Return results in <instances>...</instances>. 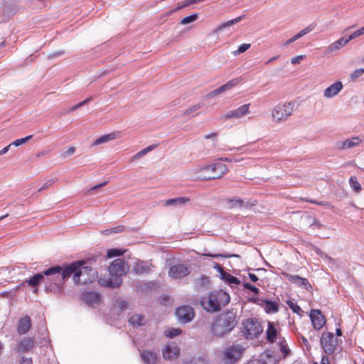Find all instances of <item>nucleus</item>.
<instances>
[{
  "mask_svg": "<svg viewBox=\"0 0 364 364\" xmlns=\"http://www.w3.org/2000/svg\"><path fill=\"white\" fill-rule=\"evenodd\" d=\"M85 264V262L78 261L64 269L60 266H55L45 270L44 274L49 277L50 280L55 281L56 287L60 291L63 281L71 276H73L74 283L77 285H84L92 282L97 278L95 269Z\"/></svg>",
  "mask_w": 364,
  "mask_h": 364,
  "instance_id": "nucleus-1",
  "label": "nucleus"
},
{
  "mask_svg": "<svg viewBox=\"0 0 364 364\" xmlns=\"http://www.w3.org/2000/svg\"><path fill=\"white\" fill-rule=\"evenodd\" d=\"M228 171V166L222 163L198 164L190 170L192 176L198 180L206 181L220 179Z\"/></svg>",
  "mask_w": 364,
  "mask_h": 364,
  "instance_id": "nucleus-2",
  "label": "nucleus"
},
{
  "mask_svg": "<svg viewBox=\"0 0 364 364\" xmlns=\"http://www.w3.org/2000/svg\"><path fill=\"white\" fill-rule=\"evenodd\" d=\"M237 323L235 312L229 311L215 318L210 326V331L213 336L221 338L228 334Z\"/></svg>",
  "mask_w": 364,
  "mask_h": 364,
  "instance_id": "nucleus-3",
  "label": "nucleus"
},
{
  "mask_svg": "<svg viewBox=\"0 0 364 364\" xmlns=\"http://www.w3.org/2000/svg\"><path fill=\"white\" fill-rule=\"evenodd\" d=\"M108 270L112 278H100L98 282L102 286L115 288L122 284L121 277L128 272L129 267L123 259H117L111 263Z\"/></svg>",
  "mask_w": 364,
  "mask_h": 364,
  "instance_id": "nucleus-4",
  "label": "nucleus"
},
{
  "mask_svg": "<svg viewBox=\"0 0 364 364\" xmlns=\"http://www.w3.org/2000/svg\"><path fill=\"white\" fill-rule=\"evenodd\" d=\"M229 301L228 295L222 291L211 292L208 296L202 298L200 304L203 309L209 312L220 309L221 305Z\"/></svg>",
  "mask_w": 364,
  "mask_h": 364,
  "instance_id": "nucleus-5",
  "label": "nucleus"
},
{
  "mask_svg": "<svg viewBox=\"0 0 364 364\" xmlns=\"http://www.w3.org/2000/svg\"><path fill=\"white\" fill-rule=\"evenodd\" d=\"M294 103L286 102L277 105L272 111V117L275 122H281L287 119L292 114Z\"/></svg>",
  "mask_w": 364,
  "mask_h": 364,
  "instance_id": "nucleus-6",
  "label": "nucleus"
},
{
  "mask_svg": "<svg viewBox=\"0 0 364 364\" xmlns=\"http://www.w3.org/2000/svg\"><path fill=\"white\" fill-rule=\"evenodd\" d=\"M244 350L240 345H232L227 347L223 353L224 362L226 364H235L240 359Z\"/></svg>",
  "mask_w": 364,
  "mask_h": 364,
  "instance_id": "nucleus-7",
  "label": "nucleus"
},
{
  "mask_svg": "<svg viewBox=\"0 0 364 364\" xmlns=\"http://www.w3.org/2000/svg\"><path fill=\"white\" fill-rule=\"evenodd\" d=\"M243 332L247 338L252 339L262 332V327L257 320L249 318L243 322Z\"/></svg>",
  "mask_w": 364,
  "mask_h": 364,
  "instance_id": "nucleus-8",
  "label": "nucleus"
},
{
  "mask_svg": "<svg viewBox=\"0 0 364 364\" xmlns=\"http://www.w3.org/2000/svg\"><path fill=\"white\" fill-rule=\"evenodd\" d=\"M321 345L326 354H332L336 349L338 341L333 333H323L321 338Z\"/></svg>",
  "mask_w": 364,
  "mask_h": 364,
  "instance_id": "nucleus-9",
  "label": "nucleus"
},
{
  "mask_svg": "<svg viewBox=\"0 0 364 364\" xmlns=\"http://www.w3.org/2000/svg\"><path fill=\"white\" fill-rule=\"evenodd\" d=\"M250 103L242 105L235 109L228 111L221 117V119L223 120L241 119L250 113Z\"/></svg>",
  "mask_w": 364,
  "mask_h": 364,
  "instance_id": "nucleus-10",
  "label": "nucleus"
},
{
  "mask_svg": "<svg viewBox=\"0 0 364 364\" xmlns=\"http://www.w3.org/2000/svg\"><path fill=\"white\" fill-rule=\"evenodd\" d=\"M176 314L178 320L183 323H186L192 321L195 316L193 309L190 306L179 307L176 310Z\"/></svg>",
  "mask_w": 364,
  "mask_h": 364,
  "instance_id": "nucleus-11",
  "label": "nucleus"
},
{
  "mask_svg": "<svg viewBox=\"0 0 364 364\" xmlns=\"http://www.w3.org/2000/svg\"><path fill=\"white\" fill-rule=\"evenodd\" d=\"M162 354L165 360H173L178 357L180 348L176 343L173 342L168 343L162 350Z\"/></svg>",
  "mask_w": 364,
  "mask_h": 364,
  "instance_id": "nucleus-12",
  "label": "nucleus"
},
{
  "mask_svg": "<svg viewBox=\"0 0 364 364\" xmlns=\"http://www.w3.org/2000/svg\"><path fill=\"white\" fill-rule=\"evenodd\" d=\"M363 141V139L360 136H353L343 141H339L336 143V147L338 150H346L354 148L359 146Z\"/></svg>",
  "mask_w": 364,
  "mask_h": 364,
  "instance_id": "nucleus-13",
  "label": "nucleus"
},
{
  "mask_svg": "<svg viewBox=\"0 0 364 364\" xmlns=\"http://www.w3.org/2000/svg\"><path fill=\"white\" fill-rule=\"evenodd\" d=\"M190 270L184 264H178L171 267L168 271L169 277L173 279H181L189 274Z\"/></svg>",
  "mask_w": 364,
  "mask_h": 364,
  "instance_id": "nucleus-14",
  "label": "nucleus"
},
{
  "mask_svg": "<svg viewBox=\"0 0 364 364\" xmlns=\"http://www.w3.org/2000/svg\"><path fill=\"white\" fill-rule=\"evenodd\" d=\"M240 82V80L239 78L232 79L228 82L226 84L210 92L209 94H208L207 97L208 98H212L218 95H220L227 90L232 89V87L238 85Z\"/></svg>",
  "mask_w": 364,
  "mask_h": 364,
  "instance_id": "nucleus-15",
  "label": "nucleus"
},
{
  "mask_svg": "<svg viewBox=\"0 0 364 364\" xmlns=\"http://www.w3.org/2000/svg\"><path fill=\"white\" fill-rule=\"evenodd\" d=\"M343 88L342 82L337 81L326 87L323 91V96L327 99L336 97Z\"/></svg>",
  "mask_w": 364,
  "mask_h": 364,
  "instance_id": "nucleus-16",
  "label": "nucleus"
},
{
  "mask_svg": "<svg viewBox=\"0 0 364 364\" xmlns=\"http://www.w3.org/2000/svg\"><path fill=\"white\" fill-rule=\"evenodd\" d=\"M310 318L314 328L317 330L321 329L326 323L324 316L319 310H311Z\"/></svg>",
  "mask_w": 364,
  "mask_h": 364,
  "instance_id": "nucleus-17",
  "label": "nucleus"
},
{
  "mask_svg": "<svg viewBox=\"0 0 364 364\" xmlns=\"http://www.w3.org/2000/svg\"><path fill=\"white\" fill-rule=\"evenodd\" d=\"M31 326V321L29 316H26L18 321L17 326V332L19 334H24L27 333Z\"/></svg>",
  "mask_w": 364,
  "mask_h": 364,
  "instance_id": "nucleus-18",
  "label": "nucleus"
},
{
  "mask_svg": "<svg viewBox=\"0 0 364 364\" xmlns=\"http://www.w3.org/2000/svg\"><path fill=\"white\" fill-rule=\"evenodd\" d=\"M35 343L34 339L32 338H23L21 339L18 346V352H27L33 348Z\"/></svg>",
  "mask_w": 364,
  "mask_h": 364,
  "instance_id": "nucleus-19",
  "label": "nucleus"
},
{
  "mask_svg": "<svg viewBox=\"0 0 364 364\" xmlns=\"http://www.w3.org/2000/svg\"><path fill=\"white\" fill-rule=\"evenodd\" d=\"M286 277L292 283L296 284L306 289H308L310 287L309 281L306 278H302L298 275H292L289 274H287Z\"/></svg>",
  "mask_w": 364,
  "mask_h": 364,
  "instance_id": "nucleus-20",
  "label": "nucleus"
},
{
  "mask_svg": "<svg viewBox=\"0 0 364 364\" xmlns=\"http://www.w3.org/2000/svg\"><path fill=\"white\" fill-rule=\"evenodd\" d=\"M141 357L142 360L146 364H155L157 360V355L149 350H144L141 351Z\"/></svg>",
  "mask_w": 364,
  "mask_h": 364,
  "instance_id": "nucleus-21",
  "label": "nucleus"
},
{
  "mask_svg": "<svg viewBox=\"0 0 364 364\" xmlns=\"http://www.w3.org/2000/svg\"><path fill=\"white\" fill-rule=\"evenodd\" d=\"M152 268L151 263L138 261L136 262L134 266V270L136 274H144L149 272Z\"/></svg>",
  "mask_w": 364,
  "mask_h": 364,
  "instance_id": "nucleus-22",
  "label": "nucleus"
},
{
  "mask_svg": "<svg viewBox=\"0 0 364 364\" xmlns=\"http://www.w3.org/2000/svg\"><path fill=\"white\" fill-rule=\"evenodd\" d=\"M348 39H345L343 38H341L338 40L334 41L333 43H331L327 48H326V52L328 53H334L338 50H340L342 47H343L346 43L348 42Z\"/></svg>",
  "mask_w": 364,
  "mask_h": 364,
  "instance_id": "nucleus-23",
  "label": "nucleus"
},
{
  "mask_svg": "<svg viewBox=\"0 0 364 364\" xmlns=\"http://www.w3.org/2000/svg\"><path fill=\"white\" fill-rule=\"evenodd\" d=\"M83 300L89 305L95 306L100 302V295L95 292H86L83 294Z\"/></svg>",
  "mask_w": 364,
  "mask_h": 364,
  "instance_id": "nucleus-24",
  "label": "nucleus"
},
{
  "mask_svg": "<svg viewBox=\"0 0 364 364\" xmlns=\"http://www.w3.org/2000/svg\"><path fill=\"white\" fill-rule=\"evenodd\" d=\"M215 267L220 272L221 277L223 279L225 280L229 284H240V281L237 278L232 276L231 274H230L227 272H225L223 270L222 267L218 264H216Z\"/></svg>",
  "mask_w": 364,
  "mask_h": 364,
  "instance_id": "nucleus-25",
  "label": "nucleus"
},
{
  "mask_svg": "<svg viewBox=\"0 0 364 364\" xmlns=\"http://www.w3.org/2000/svg\"><path fill=\"white\" fill-rule=\"evenodd\" d=\"M117 138V134L115 132H112L108 134L102 135L97 139L93 143L92 146H98L102 144H105L109 141L114 140Z\"/></svg>",
  "mask_w": 364,
  "mask_h": 364,
  "instance_id": "nucleus-26",
  "label": "nucleus"
},
{
  "mask_svg": "<svg viewBox=\"0 0 364 364\" xmlns=\"http://www.w3.org/2000/svg\"><path fill=\"white\" fill-rule=\"evenodd\" d=\"M277 331L273 323L268 322V328L267 330V338L269 341L273 343L276 341Z\"/></svg>",
  "mask_w": 364,
  "mask_h": 364,
  "instance_id": "nucleus-27",
  "label": "nucleus"
},
{
  "mask_svg": "<svg viewBox=\"0 0 364 364\" xmlns=\"http://www.w3.org/2000/svg\"><path fill=\"white\" fill-rule=\"evenodd\" d=\"M189 201V198L184 197H179L166 200L164 203L165 206L175 205L178 206L185 204Z\"/></svg>",
  "mask_w": 364,
  "mask_h": 364,
  "instance_id": "nucleus-28",
  "label": "nucleus"
},
{
  "mask_svg": "<svg viewBox=\"0 0 364 364\" xmlns=\"http://www.w3.org/2000/svg\"><path fill=\"white\" fill-rule=\"evenodd\" d=\"M313 30V28L311 26H307L304 29L299 31L297 34L294 36L292 38L289 39L287 41L285 42L284 46H288L290 43L294 42L295 41L298 40L299 38H301L306 33L311 32Z\"/></svg>",
  "mask_w": 364,
  "mask_h": 364,
  "instance_id": "nucleus-29",
  "label": "nucleus"
},
{
  "mask_svg": "<svg viewBox=\"0 0 364 364\" xmlns=\"http://www.w3.org/2000/svg\"><path fill=\"white\" fill-rule=\"evenodd\" d=\"M129 321L134 326H142L145 323V317L140 314H134L129 318Z\"/></svg>",
  "mask_w": 364,
  "mask_h": 364,
  "instance_id": "nucleus-30",
  "label": "nucleus"
},
{
  "mask_svg": "<svg viewBox=\"0 0 364 364\" xmlns=\"http://www.w3.org/2000/svg\"><path fill=\"white\" fill-rule=\"evenodd\" d=\"M243 18V16H239V17H237L232 20H230V21H228L225 23H222L221 25H220L218 27H217V28L214 31L215 33H218L220 32V31L225 29V28L228 27V26H232L238 22H240L242 18Z\"/></svg>",
  "mask_w": 364,
  "mask_h": 364,
  "instance_id": "nucleus-31",
  "label": "nucleus"
},
{
  "mask_svg": "<svg viewBox=\"0 0 364 364\" xmlns=\"http://www.w3.org/2000/svg\"><path fill=\"white\" fill-rule=\"evenodd\" d=\"M44 276H46L44 274V272L41 274H36L31 279L27 280L26 282L28 284V285L35 287L44 279Z\"/></svg>",
  "mask_w": 364,
  "mask_h": 364,
  "instance_id": "nucleus-32",
  "label": "nucleus"
},
{
  "mask_svg": "<svg viewBox=\"0 0 364 364\" xmlns=\"http://www.w3.org/2000/svg\"><path fill=\"white\" fill-rule=\"evenodd\" d=\"M264 308L267 313H275L278 311L277 304L270 301H264Z\"/></svg>",
  "mask_w": 364,
  "mask_h": 364,
  "instance_id": "nucleus-33",
  "label": "nucleus"
},
{
  "mask_svg": "<svg viewBox=\"0 0 364 364\" xmlns=\"http://www.w3.org/2000/svg\"><path fill=\"white\" fill-rule=\"evenodd\" d=\"M349 183L353 190L355 191L356 193H359L361 191V185L358 181L357 178L355 176H351L350 178Z\"/></svg>",
  "mask_w": 364,
  "mask_h": 364,
  "instance_id": "nucleus-34",
  "label": "nucleus"
},
{
  "mask_svg": "<svg viewBox=\"0 0 364 364\" xmlns=\"http://www.w3.org/2000/svg\"><path fill=\"white\" fill-rule=\"evenodd\" d=\"M210 285V280L207 277L203 276L196 282V287L198 289L208 287Z\"/></svg>",
  "mask_w": 364,
  "mask_h": 364,
  "instance_id": "nucleus-35",
  "label": "nucleus"
},
{
  "mask_svg": "<svg viewBox=\"0 0 364 364\" xmlns=\"http://www.w3.org/2000/svg\"><path fill=\"white\" fill-rule=\"evenodd\" d=\"M198 18V14H193L191 16H186L183 18L181 21L180 24L181 25H186L191 23H193L196 21Z\"/></svg>",
  "mask_w": 364,
  "mask_h": 364,
  "instance_id": "nucleus-36",
  "label": "nucleus"
},
{
  "mask_svg": "<svg viewBox=\"0 0 364 364\" xmlns=\"http://www.w3.org/2000/svg\"><path fill=\"white\" fill-rule=\"evenodd\" d=\"M181 333V330L179 328H169L164 331V335L168 338L176 337Z\"/></svg>",
  "mask_w": 364,
  "mask_h": 364,
  "instance_id": "nucleus-37",
  "label": "nucleus"
},
{
  "mask_svg": "<svg viewBox=\"0 0 364 364\" xmlns=\"http://www.w3.org/2000/svg\"><path fill=\"white\" fill-rule=\"evenodd\" d=\"M230 208L242 207L244 202L239 198H232L228 200Z\"/></svg>",
  "mask_w": 364,
  "mask_h": 364,
  "instance_id": "nucleus-38",
  "label": "nucleus"
},
{
  "mask_svg": "<svg viewBox=\"0 0 364 364\" xmlns=\"http://www.w3.org/2000/svg\"><path fill=\"white\" fill-rule=\"evenodd\" d=\"M32 137H33V135H28L24 138L16 139L14 141H13L12 143H11V145L14 146H21L22 144L27 143L30 139H32Z\"/></svg>",
  "mask_w": 364,
  "mask_h": 364,
  "instance_id": "nucleus-39",
  "label": "nucleus"
},
{
  "mask_svg": "<svg viewBox=\"0 0 364 364\" xmlns=\"http://www.w3.org/2000/svg\"><path fill=\"white\" fill-rule=\"evenodd\" d=\"M364 73V69L363 68H358L355 70L350 75V79L353 81H355L356 79L362 76Z\"/></svg>",
  "mask_w": 364,
  "mask_h": 364,
  "instance_id": "nucleus-40",
  "label": "nucleus"
},
{
  "mask_svg": "<svg viewBox=\"0 0 364 364\" xmlns=\"http://www.w3.org/2000/svg\"><path fill=\"white\" fill-rule=\"evenodd\" d=\"M304 220L306 223L312 225H316L318 228H321L322 225L316 220V219L311 215H306L304 217Z\"/></svg>",
  "mask_w": 364,
  "mask_h": 364,
  "instance_id": "nucleus-41",
  "label": "nucleus"
},
{
  "mask_svg": "<svg viewBox=\"0 0 364 364\" xmlns=\"http://www.w3.org/2000/svg\"><path fill=\"white\" fill-rule=\"evenodd\" d=\"M122 255H123V252L119 249H110L108 250L107 252V257L109 258L119 256Z\"/></svg>",
  "mask_w": 364,
  "mask_h": 364,
  "instance_id": "nucleus-42",
  "label": "nucleus"
},
{
  "mask_svg": "<svg viewBox=\"0 0 364 364\" xmlns=\"http://www.w3.org/2000/svg\"><path fill=\"white\" fill-rule=\"evenodd\" d=\"M362 35H364V26L353 32L351 35L349 36L348 39L350 41Z\"/></svg>",
  "mask_w": 364,
  "mask_h": 364,
  "instance_id": "nucleus-43",
  "label": "nucleus"
},
{
  "mask_svg": "<svg viewBox=\"0 0 364 364\" xmlns=\"http://www.w3.org/2000/svg\"><path fill=\"white\" fill-rule=\"evenodd\" d=\"M250 43H244V44H242L239 46L238 48V50L235 51L234 52V54L235 55L240 54V53H244L247 50H248L250 48Z\"/></svg>",
  "mask_w": 364,
  "mask_h": 364,
  "instance_id": "nucleus-44",
  "label": "nucleus"
},
{
  "mask_svg": "<svg viewBox=\"0 0 364 364\" xmlns=\"http://www.w3.org/2000/svg\"><path fill=\"white\" fill-rule=\"evenodd\" d=\"M192 4H194L193 2H192V0H186L183 2V4L178 6H177L173 11H171L168 13V14H171L173 11H178V10H180L184 7H186Z\"/></svg>",
  "mask_w": 364,
  "mask_h": 364,
  "instance_id": "nucleus-45",
  "label": "nucleus"
},
{
  "mask_svg": "<svg viewBox=\"0 0 364 364\" xmlns=\"http://www.w3.org/2000/svg\"><path fill=\"white\" fill-rule=\"evenodd\" d=\"M280 350L283 353L284 357H286L289 355V350L287 348V346L284 344L283 341H281L279 343Z\"/></svg>",
  "mask_w": 364,
  "mask_h": 364,
  "instance_id": "nucleus-46",
  "label": "nucleus"
},
{
  "mask_svg": "<svg viewBox=\"0 0 364 364\" xmlns=\"http://www.w3.org/2000/svg\"><path fill=\"white\" fill-rule=\"evenodd\" d=\"M201 106L200 105H195L190 108L187 109L184 112L185 114H189L198 110Z\"/></svg>",
  "mask_w": 364,
  "mask_h": 364,
  "instance_id": "nucleus-47",
  "label": "nucleus"
},
{
  "mask_svg": "<svg viewBox=\"0 0 364 364\" xmlns=\"http://www.w3.org/2000/svg\"><path fill=\"white\" fill-rule=\"evenodd\" d=\"M186 364H208L205 360L200 359V358H196L193 359L188 362H187Z\"/></svg>",
  "mask_w": 364,
  "mask_h": 364,
  "instance_id": "nucleus-48",
  "label": "nucleus"
},
{
  "mask_svg": "<svg viewBox=\"0 0 364 364\" xmlns=\"http://www.w3.org/2000/svg\"><path fill=\"white\" fill-rule=\"evenodd\" d=\"M75 151V148L74 146H70L63 154V156L65 158L67 156H71L74 154Z\"/></svg>",
  "mask_w": 364,
  "mask_h": 364,
  "instance_id": "nucleus-49",
  "label": "nucleus"
},
{
  "mask_svg": "<svg viewBox=\"0 0 364 364\" xmlns=\"http://www.w3.org/2000/svg\"><path fill=\"white\" fill-rule=\"evenodd\" d=\"M244 287H245V289L251 290L255 294H257L259 293V289L257 287L252 286V284H250L248 283H245V284H244Z\"/></svg>",
  "mask_w": 364,
  "mask_h": 364,
  "instance_id": "nucleus-50",
  "label": "nucleus"
},
{
  "mask_svg": "<svg viewBox=\"0 0 364 364\" xmlns=\"http://www.w3.org/2000/svg\"><path fill=\"white\" fill-rule=\"evenodd\" d=\"M92 100V97H89V98L83 100L82 102H81L78 103L77 105H75L74 107H73L72 110H75V109L80 107L81 106L85 105L86 103L91 101Z\"/></svg>",
  "mask_w": 364,
  "mask_h": 364,
  "instance_id": "nucleus-51",
  "label": "nucleus"
},
{
  "mask_svg": "<svg viewBox=\"0 0 364 364\" xmlns=\"http://www.w3.org/2000/svg\"><path fill=\"white\" fill-rule=\"evenodd\" d=\"M304 58V55H297L296 57H294L293 58H291V63L292 64H298L300 63V61Z\"/></svg>",
  "mask_w": 364,
  "mask_h": 364,
  "instance_id": "nucleus-52",
  "label": "nucleus"
},
{
  "mask_svg": "<svg viewBox=\"0 0 364 364\" xmlns=\"http://www.w3.org/2000/svg\"><path fill=\"white\" fill-rule=\"evenodd\" d=\"M287 304L294 312H299L301 310L300 307L296 304H294L292 301H289Z\"/></svg>",
  "mask_w": 364,
  "mask_h": 364,
  "instance_id": "nucleus-53",
  "label": "nucleus"
},
{
  "mask_svg": "<svg viewBox=\"0 0 364 364\" xmlns=\"http://www.w3.org/2000/svg\"><path fill=\"white\" fill-rule=\"evenodd\" d=\"M218 133H211L205 135L204 138L206 139H213V141H216L218 139Z\"/></svg>",
  "mask_w": 364,
  "mask_h": 364,
  "instance_id": "nucleus-54",
  "label": "nucleus"
},
{
  "mask_svg": "<svg viewBox=\"0 0 364 364\" xmlns=\"http://www.w3.org/2000/svg\"><path fill=\"white\" fill-rule=\"evenodd\" d=\"M20 364H33L31 358H26L24 356L21 357L20 360Z\"/></svg>",
  "mask_w": 364,
  "mask_h": 364,
  "instance_id": "nucleus-55",
  "label": "nucleus"
},
{
  "mask_svg": "<svg viewBox=\"0 0 364 364\" xmlns=\"http://www.w3.org/2000/svg\"><path fill=\"white\" fill-rule=\"evenodd\" d=\"M145 154H146L145 151L144 149H142L132 157V161L139 159V158L142 157L143 156H144Z\"/></svg>",
  "mask_w": 364,
  "mask_h": 364,
  "instance_id": "nucleus-56",
  "label": "nucleus"
},
{
  "mask_svg": "<svg viewBox=\"0 0 364 364\" xmlns=\"http://www.w3.org/2000/svg\"><path fill=\"white\" fill-rule=\"evenodd\" d=\"M124 230L123 226H117L115 228H112L109 231L110 232H121Z\"/></svg>",
  "mask_w": 364,
  "mask_h": 364,
  "instance_id": "nucleus-57",
  "label": "nucleus"
},
{
  "mask_svg": "<svg viewBox=\"0 0 364 364\" xmlns=\"http://www.w3.org/2000/svg\"><path fill=\"white\" fill-rule=\"evenodd\" d=\"M306 201L311 203H315V204H317V205H327L328 204V203H325V202H323V201L317 202L316 200H306Z\"/></svg>",
  "mask_w": 364,
  "mask_h": 364,
  "instance_id": "nucleus-58",
  "label": "nucleus"
},
{
  "mask_svg": "<svg viewBox=\"0 0 364 364\" xmlns=\"http://www.w3.org/2000/svg\"><path fill=\"white\" fill-rule=\"evenodd\" d=\"M11 146V144L0 150V156L5 154Z\"/></svg>",
  "mask_w": 364,
  "mask_h": 364,
  "instance_id": "nucleus-59",
  "label": "nucleus"
},
{
  "mask_svg": "<svg viewBox=\"0 0 364 364\" xmlns=\"http://www.w3.org/2000/svg\"><path fill=\"white\" fill-rule=\"evenodd\" d=\"M321 364H330L328 358L326 355H323L321 361Z\"/></svg>",
  "mask_w": 364,
  "mask_h": 364,
  "instance_id": "nucleus-60",
  "label": "nucleus"
},
{
  "mask_svg": "<svg viewBox=\"0 0 364 364\" xmlns=\"http://www.w3.org/2000/svg\"><path fill=\"white\" fill-rule=\"evenodd\" d=\"M323 258L327 259L330 263L334 264L336 263V260L331 257L328 256L327 255H324Z\"/></svg>",
  "mask_w": 364,
  "mask_h": 364,
  "instance_id": "nucleus-61",
  "label": "nucleus"
},
{
  "mask_svg": "<svg viewBox=\"0 0 364 364\" xmlns=\"http://www.w3.org/2000/svg\"><path fill=\"white\" fill-rule=\"evenodd\" d=\"M323 258L327 259L330 263L334 264L336 263V260L331 257L328 256L327 255H324Z\"/></svg>",
  "mask_w": 364,
  "mask_h": 364,
  "instance_id": "nucleus-62",
  "label": "nucleus"
},
{
  "mask_svg": "<svg viewBox=\"0 0 364 364\" xmlns=\"http://www.w3.org/2000/svg\"><path fill=\"white\" fill-rule=\"evenodd\" d=\"M48 153H49V151H47V150L40 151L36 154V157L40 158L46 154H48Z\"/></svg>",
  "mask_w": 364,
  "mask_h": 364,
  "instance_id": "nucleus-63",
  "label": "nucleus"
},
{
  "mask_svg": "<svg viewBox=\"0 0 364 364\" xmlns=\"http://www.w3.org/2000/svg\"><path fill=\"white\" fill-rule=\"evenodd\" d=\"M249 277L252 282H257L258 280V277L252 273H249Z\"/></svg>",
  "mask_w": 364,
  "mask_h": 364,
  "instance_id": "nucleus-64",
  "label": "nucleus"
}]
</instances>
